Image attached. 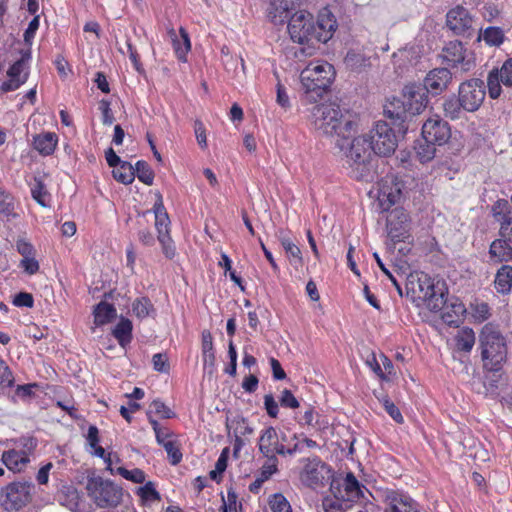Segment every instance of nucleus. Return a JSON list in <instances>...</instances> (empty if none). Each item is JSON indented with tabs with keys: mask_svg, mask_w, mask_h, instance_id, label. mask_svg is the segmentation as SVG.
Returning <instances> with one entry per match:
<instances>
[{
	"mask_svg": "<svg viewBox=\"0 0 512 512\" xmlns=\"http://www.w3.org/2000/svg\"><path fill=\"white\" fill-rule=\"evenodd\" d=\"M132 323L129 319L121 318L113 330V335L124 346L131 339Z\"/></svg>",
	"mask_w": 512,
	"mask_h": 512,
	"instance_id": "43",
	"label": "nucleus"
},
{
	"mask_svg": "<svg viewBox=\"0 0 512 512\" xmlns=\"http://www.w3.org/2000/svg\"><path fill=\"white\" fill-rule=\"evenodd\" d=\"M163 448L165 449L172 465H177L182 460V453L175 439L169 443H165Z\"/></svg>",
	"mask_w": 512,
	"mask_h": 512,
	"instance_id": "53",
	"label": "nucleus"
},
{
	"mask_svg": "<svg viewBox=\"0 0 512 512\" xmlns=\"http://www.w3.org/2000/svg\"><path fill=\"white\" fill-rule=\"evenodd\" d=\"M113 177L123 184H131L135 179L134 167L128 162H122L114 168Z\"/></svg>",
	"mask_w": 512,
	"mask_h": 512,
	"instance_id": "40",
	"label": "nucleus"
},
{
	"mask_svg": "<svg viewBox=\"0 0 512 512\" xmlns=\"http://www.w3.org/2000/svg\"><path fill=\"white\" fill-rule=\"evenodd\" d=\"M153 309V305L147 298L136 299L132 304V311L138 318L147 317Z\"/></svg>",
	"mask_w": 512,
	"mask_h": 512,
	"instance_id": "49",
	"label": "nucleus"
},
{
	"mask_svg": "<svg viewBox=\"0 0 512 512\" xmlns=\"http://www.w3.org/2000/svg\"><path fill=\"white\" fill-rule=\"evenodd\" d=\"M135 174L138 179L146 185H152L154 180V173L145 161H138L135 164Z\"/></svg>",
	"mask_w": 512,
	"mask_h": 512,
	"instance_id": "47",
	"label": "nucleus"
},
{
	"mask_svg": "<svg viewBox=\"0 0 512 512\" xmlns=\"http://www.w3.org/2000/svg\"><path fill=\"white\" fill-rule=\"evenodd\" d=\"M451 137L449 124L439 116H433L427 119L422 125V138L435 145L442 146L448 142Z\"/></svg>",
	"mask_w": 512,
	"mask_h": 512,
	"instance_id": "15",
	"label": "nucleus"
},
{
	"mask_svg": "<svg viewBox=\"0 0 512 512\" xmlns=\"http://www.w3.org/2000/svg\"><path fill=\"white\" fill-rule=\"evenodd\" d=\"M403 183L395 175L389 174L378 182L377 200L383 211L389 210L402 197Z\"/></svg>",
	"mask_w": 512,
	"mask_h": 512,
	"instance_id": "12",
	"label": "nucleus"
},
{
	"mask_svg": "<svg viewBox=\"0 0 512 512\" xmlns=\"http://www.w3.org/2000/svg\"><path fill=\"white\" fill-rule=\"evenodd\" d=\"M344 136L335 140V145L345 157L350 174L357 180L373 179L374 167L369 142L365 136Z\"/></svg>",
	"mask_w": 512,
	"mask_h": 512,
	"instance_id": "1",
	"label": "nucleus"
},
{
	"mask_svg": "<svg viewBox=\"0 0 512 512\" xmlns=\"http://www.w3.org/2000/svg\"><path fill=\"white\" fill-rule=\"evenodd\" d=\"M344 488L348 499L353 500L362 496V486L352 473H348L344 480Z\"/></svg>",
	"mask_w": 512,
	"mask_h": 512,
	"instance_id": "46",
	"label": "nucleus"
},
{
	"mask_svg": "<svg viewBox=\"0 0 512 512\" xmlns=\"http://www.w3.org/2000/svg\"><path fill=\"white\" fill-rule=\"evenodd\" d=\"M336 29L337 21L334 15L328 9L321 10L315 23V41L326 43L332 38Z\"/></svg>",
	"mask_w": 512,
	"mask_h": 512,
	"instance_id": "21",
	"label": "nucleus"
},
{
	"mask_svg": "<svg viewBox=\"0 0 512 512\" xmlns=\"http://www.w3.org/2000/svg\"><path fill=\"white\" fill-rule=\"evenodd\" d=\"M266 462L262 465L260 471V478L262 480H268L278 470V459L277 457H266Z\"/></svg>",
	"mask_w": 512,
	"mask_h": 512,
	"instance_id": "54",
	"label": "nucleus"
},
{
	"mask_svg": "<svg viewBox=\"0 0 512 512\" xmlns=\"http://www.w3.org/2000/svg\"><path fill=\"white\" fill-rule=\"evenodd\" d=\"M288 33L290 38L299 44L307 43V47H301L295 54L297 57L312 56L315 54V47L309 42L315 40V22L311 13L301 10L293 14L288 22Z\"/></svg>",
	"mask_w": 512,
	"mask_h": 512,
	"instance_id": "6",
	"label": "nucleus"
},
{
	"mask_svg": "<svg viewBox=\"0 0 512 512\" xmlns=\"http://www.w3.org/2000/svg\"><path fill=\"white\" fill-rule=\"evenodd\" d=\"M147 414L148 415L155 414L158 417L163 418V419H168V418H171L173 416V412L171 411V409L169 407H167L160 400H154L150 404L149 411H148Z\"/></svg>",
	"mask_w": 512,
	"mask_h": 512,
	"instance_id": "51",
	"label": "nucleus"
},
{
	"mask_svg": "<svg viewBox=\"0 0 512 512\" xmlns=\"http://www.w3.org/2000/svg\"><path fill=\"white\" fill-rule=\"evenodd\" d=\"M86 490L90 499L99 508L117 507L122 502V489L101 476L89 477Z\"/></svg>",
	"mask_w": 512,
	"mask_h": 512,
	"instance_id": "7",
	"label": "nucleus"
},
{
	"mask_svg": "<svg viewBox=\"0 0 512 512\" xmlns=\"http://www.w3.org/2000/svg\"><path fill=\"white\" fill-rule=\"evenodd\" d=\"M12 209V197L0 188V214H9Z\"/></svg>",
	"mask_w": 512,
	"mask_h": 512,
	"instance_id": "63",
	"label": "nucleus"
},
{
	"mask_svg": "<svg viewBox=\"0 0 512 512\" xmlns=\"http://www.w3.org/2000/svg\"><path fill=\"white\" fill-rule=\"evenodd\" d=\"M31 195L33 199L42 207L49 205L50 195L39 177L34 178V183L31 187Z\"/></svg>",
	"mask_w": 512,
	"mask_h": 512,
	"instance_id": "39",
	"label": "nucleus"
},
{
	"mask_svg": "<svg viewBox=\"0 0 512 512\" xmlns=\"http://www.w3.org/2000/svg\"><path fill=\"white\" fill-rule=\"evenodd\" d=\"M300 464L299 479L305 486L316 489L330 479L331 470L319 457L302 458Z\"/></svg>",
	"mask_w": 512,
	"mask_h": 512,
	"instance_id": "8",
	"label": "nucleus"
},
{
	"mask_svg": "<svg viewBox=\"0 0 512 512\" xmlns=\"http://www.w3.org/2000/svg\"><path fill=\"white\" fill-rule=\"evenodd\" d=\"M406 290L407 294H411L413 299L425 302L432 311L442 309L445 303L444 292L440 283H435L427 273H410L407 277Z\"/></svg>",
	"mask_w": 512,
	"mask_h": 512,
	"instance_id": "5",
	"label": "nucleus"
},
{
	"mask_svg": "<svg viewBox=\"0 0 512 512\" xmlns=\"http://www.w3.org/2000/svg\"><path fill=\"white\" fill-rule=\"evenodd\" d=\"M384 113L391 119L401 121L413 116L410 115V110H407V104L404 102L402 97H393L389 99L384 106Z\"/></svg>",
	"mask_w": 512,
	"mask_h": 512,
	"instance_id": "28",
	"label": "nucleus"
},
{
	"mask_svg": "<svg viewBox=\"0 0 512 512\" xmlns=\"http://www.w3.org/2000/svg\"><path fill=\"white\" fill-rule=\"evenodd\" d=\"M490 258L494 262H507L512 260V244L501 237L494 240L489 249Z\"/></svg>",
	"mask_w": 512,
	"mask_h": 512,
	"instance_id": "29",
	"label": "nucleus"
},
{
	"mask_svg": "<svg viewBox=\"0 0 512 512\" xmlns=\"http://www.w3.org/2000/svg\"><path fill=\"white\" fill-rule=\"evenodd\" d=\"M115 317L116 309L107 302H100L94 309V322L96 325L107 324Z\"/></svg>",
	"mask_w": 512,
	"mask_h": 512,
	"instance_id": "36",
	"label": "nucleus"
},
{
	"mask_svg": "<svg viewBox=\"0 0 512 512\" xmlns=\"http://www.w3.org/2000/svg\"><path fill=\"white\" fill-rule=\"evenodd\" d=\"M153 367L156 371L167 373L169 371L168 357L166 354L157 353L152 358Z\"/></svg>",
	"mask_w": 512,
	"mask_h": 512,
	"instance_id": "58",
	"label": "nucleus"
},
{
	"mask_svg": "<svg viewBox=\"0 0 512 512\" xmlns=\"http://www.w3.org/2000/svg\"><path fill=\"white\" fill-rule=\"evenodd\" d=\"M20 267L29 275H33L39 270V263L33 256L25 257L20 262Z\"/></svg>",
	"mask_w": 512,
	"mask_h": 512,
	"instance_id": "59",
	"label": "nucleus"
},
{
	"mask_svg": "<svg viewBox=\"0 0 512 512\" xmlns=\"http://www.w3.org/2000/svg\"><path fill=\"white\" fill-rule=\"evenodd\" d=\"M278 239L286 252L289 262L294 267L303 265V257L300 248L283 232L280 231Z\"/></svg>",
	"mask_w": 512,
	"mask_h": 512,
	"instance_id": "31",
	"label": "nucleus"
},
{
	"mask_svg": "<svg viewBox=\"0 0 512 512\" xmlns=\"http://www.w3.org/2000/svg\"><path fill=\"white\" fill-rule=\"evenodd\" d=\"M479 346L483 367L489 371H499L507 360L508 348L505 337L493 324L482 327Z\"/></svg>",
	"mask_w": 512,
	"mask_h": 512,
	"instance_id": "3",
	"label": "nucleus"
},
{
	"mask_svg": "<svg viewBox=\"0 0 512 512\" xmlns=\"http://www.w3.org/2000/svg\"><path fill=\"white\" fill-rule=\"evenodd\" d=\"M58 137L54 132H45L33 137V147L41 155H51L57 146Z\"/></svg>",
	"mask_w": 512,
	"mask_h": 512,
	"instance_id": "27",
	"label": "nucleus"
},
{
	"mask_svg": "<svg viewBox=\"0 0 512 512\" xmlns=\"http://www.w3.org/2000/svg\"><path fill=\"white\" fill-rule=\"evenodd\" d=\"M344 63L348 69L355 72H361L371 65L370 58L362 51L357 50L348 51Z\"/></svg>",
	"mask_w": 512,
	"mask_h": 512,
	"instance_id": "32",
	"label": "nucleus"
},
{
	"mask_svg": "<svg viewBox=\"0 0 512 512\" xmlns=\"http://www.w3.org/2000/svg\"><path fill=\"white\" fill-rule=\"evenodd\" d=\"M501 85L512 87V57L507 59L500 69H492L487 76L489 97L498 99L502 94Z\"/></svg>",
	"mask_w": 512,
	"mask_h": 512,
	"instance_id": "13",
	"label": "nucleus"
},
{
	"mask_svg": "<svg viewBox=\"0 0 512 512\" xmlns=\"http://www.w3.org/2000/svg\"><path fill=\"white\" fill-rule=\"evenodd\" d=\"M367 139L370 149L379 156H390L398 146V139L394 130L383 121L374 125Z\"/></svg>",
	"mask_w": 512,
	"mask_h": 512,
	"instance_id": "9",
	"label": "nucleus"
},
{
	"mask_svg": "<svg viewBox=\"0 0 512 512\" xmlns=\"http://www.w3.org/2000/svg\"><path fill=\"white\" fill-rule=\"evenodd\" d=\"M476 337L472 328L463 327L455 335V345L459 351L469 353L475 345Z\"/></svg>",
	"mask_w": 512,
	"mask_h": 512,
	"instance_id": "34",
	"label": "nucleus"
},
{
	"mask_svg": "<svg viewBox=\"0 0 512 512\" xmlns=\"http://www.w3.org/2000/svg\"><path fill=\"white\" fill-rule=\"evenodd\" d=\"M2 463L13 472H20L29 462V457L24 451H5L1 457Z\"/></svg>",
	"mask_w": 512,
	"mask_h": 512,
	"instance_id": "30",
	"label": "nucleus"
},
{
	"mask_svg": "<svg viewBox=\"0 0 512 512\" xmlns=\"http://www.w3.org/2000/svg\"><path fill=\"white\" fill-rule=\"evenodd\" d=\"M279 402L281 406L296 409L299 407V401L296 399V397L293 395V393L288 390L284 389L281 391V394L279 396Z\"/></svg>",
	"mask_w": 512,
	"mask_h": 512,
	"instance_id": "56",
	"label": "nucleus"
},
{
	"mask_svg": "<svg viewBox=\"0 0 512 512\" xmlns=\"http://www.w3.org/2000/svg\"><path fill=\"white\" fill-rule=\"evenodd\" d=\"M443 58L453 67L469 71L474 67V57L459 41H450L443 49Z\"/></svg>",
	"mask_w": 512,
	"mask_h": 512,
	"instance_id": "16",
	"label": "nucleus"
},
{
	"mask_svg": "<svg viewBox=\"0 0 512 512\" xmlns=\"http://www.w3.org/2000/svg\"><path fill=\"white\" fill-rule=\"evenodd\" d=\"M385 512H418L413 500L402 493L391 491L386 495Z\"/></svg>",
	"mask_w": 512,
	"mask_h": 512,
	"instance_id": "26",
	"label": "nucleus"
},
{
	"mask_svg": "<svg viewBox=\"0 0 512 512\" xmlns=\"http://www.w3.org/2000/svg\"><path fill=\"white\" fill-rule=\"evenodd\" d=\"M314 126L322 133L336 139L352 136L357 132V122L349 112H343L335 103L315 106L312 111Z\"/></svg>",
	"mask_w": 512,
	"mask_h": 512,
	"instance_id": "2",
	"label": "nucleus"
},
{
	"mask_svg": "<svg viewBox=\"0 0 512 512\" xmlns=\"http://www.w3.org/2000/svg\"><path fill=\"white\" fill-rule=\"evenodd\" d=\"M335 77L334 67L323 60L310 62L300 74L301 84L309 102H316L330 87Z\"/></svg>",
	"mask_w": 512,
	"mask_h": 512,
	"instance_id": "4",
	"label": "nucleus"
},
{
	"mask_svg": "<svg viewBox=\"0 0 512 512\" xmlns=\"http://www.w3.org/2000/svg\"><path fill=\"white\" fill-rule=\"evenodd\" d=\"M451 309L453 310V313L455 314L457 319H452L449 312H445L443 314V319L445 322L452 324L458 322L465 314L466 308L463 303L461 302H455L451 304Z\"/></svg>",
	"mask_w": 512,
	"mask_h": 512,
	"instance_id": "55",
	"label": "nucleus"
},
{
	"mask_svg": "<svg viewBox=\"0 0 512 512\" xmlns=\"http://www.w3.org/2000/svg\"><path fill=\"white\" fill-rule=\"evenodd\" d=\"M181 39H173L175 53L179 60L186 61V55L191 48L188 33L184 28H180Z\"/></svg>",
	"mask_w": 512,
	"mask_h": 512,
	"instance_id": "41",
	"label": "nucleus"
},
{
	"mask_svg": "<svg viewBox=\"0 0 512 512\" xmlns=\"http://www.w3.org/2000/svg\"><path fill=\"white\" fill-rule=\"evenodd\" d=\"M117 473L123 478L132 481L133 483H143L145 481V473L138 468L128 470L124 467L117 468Z\"/></svg>",
	"mask_w": 512,
	"mask_h": 512,
	"instance_id": "52",
	"label": "nucleus"
},
{
	"mask_svg": "<svg viewBox=\"0 0 512 512\" xmlns=\"http://www.w3.org/2000/svg\"><path fill=\"white\" fill-rule=\"evenodd\" d=\"M137 494L144 502H154L160 500V494L157 492L152 482H147L144 486L139 487Z\"/></svg>",
	"mask_w": 512,
	"mask_h": 512,
	"instance_id": "50",
	"label": "nucleus"
},
{
	"mask_svg": "<svg viewBox=\"0 0 512 512\" xmlns=\"http://www.w3.org/2000/svg\"><path fill=\"white\" fill-rule=\"evenodd\" d=\"M470 314L474 322L482 323L490 317V307L483 301L475 300L470 304Z\"/></svg>",
	"mask_w": 512,
	"mask_h": 512,
	"instance_id": "42",
	"label": "nucleus"
},
{
	"mask_svg": "<svg viewBox=\"0 0 512 512\" xmlns=\"http://www.w3.org/2000/svg\"><path fill=\"white\" fill-rule=\"evenodd\" d=\"M382 404L386 412L391 416L393 420H395L397 423L403 422L404 419L400 410L392 401H390L388 398H383Z\"/></svg>",
	"mask_w": 512,
	"mask_h": 512,
	"instance_id": "57",
	"label": "nucleus"
},
{
	"mask_svg": "<svg viewBox=\"0 0 512 512\" xmlns=\"http://www.w3.org/2000/svg\"><path fill=\"white\" fill-rule=\"evenodd\" d=\"M458 96L462 102L463 110L467 112L477 111L484 102L486 90L481 79L473 78L460 84Z\"/></svg>",
	"mask_w": 512,
	"mask_h": 512,
	"instance_id": "11",
	"label": "nucleus"
},
{
	"mask_svg": "<svg viewBox=\"0 0 512 512\" xmlns=\"http://www.w3.org/2000/svg\"><path fill=\"white\" fill-rule=\"evenodd\" d=\"M264 406H265L267 414L270 417L276 418L278 416L279 407H278V403L275 401L273 395L267 394L264 396Z\"/></svg>",
	"mask_w": 512,
	"mask_h": 512,
	"instance_id": "62",
	"label": "nucleus"
},
{
	"mask_svg": "<svg viewBox=\"0 0 512 512\" xmlns=\"http://www.w3.org/2000/svg\"><path fill=\"white\" fill-rule=\"evenodd\" d=\"M495 289L497 292L505 294L508 293L512 287V267L504 265L502 266L495 277L494 281Z\"/></svg>",
	"mask_w": 512,
	"mask_h": 512,
	"instance_id": "35",
	"label": "nucleus"
},
{
	"mask_svg": "<svg viewBox=\"0 0 512 512\" xmlns=\"http://www.w3.org/2000/svg\"><path fill=\"white\" fill-rule=\"evenodd\" d=\"M446 24L456 34H462L472 27L473 18L466 8L456 6L447 13Z\"/></svg>",
	"mask_w": 512,
	"mask_h": 512,
	"instance_id": "22",
	"label": "nucleus"
},
{
	"mask_svg": "<svg viewBox=\"0 0 512 512\" xmlns=\"http://www.w3.org/2000/svg\"><path fill=\"white\" fill-rule=\"evenodd\" d=\"M402 98L407 104V110H410V115L413 116L420 114L427 104V96L424 92V88L416 83H410L404 86Z\"/></svg>",
	"mask_w": 512,
	"mask_h": 512,
	"instance_id": "20",
	"label": "nucleus"
},
{
	"mask_svg": "<svg viewBox=\"0 0 512 512\" xmlns=\"http://www.w3.org/2000/svg\"><path fill=\"white\" fill-rule=\"evenodd\" d=\"M202 355L204 369H209V373H213L216 357L213 348L212 335L209 331H204L202 333Z\"/></svg>",
	"mask_w": 512,
	"mask_h": 512,
	"instance_id": "33",
	"label": "nucleus"
},
{
	"mask_svg": "<svg viewBox=\"0 0 512 512\" xmlns=\"http://www.w3.org/2000/svg\"><path fill=\"white\" fill-rule=\"evenodd\" d=\"M226 427L228 435L234 438L233 454L238 457L246 441L254 433V428L246 418L239 415L227 418Z\"/></svg>",
	"mask_w": 512,
	"mask_h": 512,
	"instance_id": "14",
	"label": "nucleus"
},
{
	"mask_svg": "<svg viewBox=\"0 0 512 512\" xmlns=\"http://www.w3.org/2000/svg\"><path fill=\"white\" fill-rule=\"evenodd\" d=\"M13 304L17 307L31 308L34 304L33 296L30 293L20 292L14 297Z\"/></svg>",
	"mask_w": 512,
	"mask_h": 512,
	"instance_id": "61",
	"label": "nucleus"
},
{
	"mask_svg": "<svg viewBox=\"0 0 512 512\" xmlns=\"http://www.w3.org/2000/svg\"><path fill=\"white\" fill-rule=\"evenodd\" d=\"M482 40L489 46H500L504 41V33L499 27H487L479 31L477 41Z\"/></svg>",
	"mask_w": 512,
	"mask_h": 512,
	"instance_id": "37",
	"label": "nucleus"
},
{
	"mask_svg": "<svg viewBox=\"0 0 512 512\" xmlns=\"http://www.w3.org/2000/svg\"><path fill=\"white\" fill-rule=\"evenodd\" d=\"M228 451L229 449L228 448H224L221 455L219 456L217 462H216V467H215V470H212L210 472V477L212 479H216L217 477V473H222L225 471L226 467H227V455H228Z\"/></svg>",
	"mask_w": 512,
	"mask_h": 512,
	"instance_id": "60",
	"label": "nucleus"
},
{
	"mask_svg": "<svg viewBox=\"0 0 512 512\" xmlns=\"http://www.w3.org/2000/svg\"><path fill=\"white\" fill-rule=\"evenodd\" d=\"M305 0H270L268 18L275 25L284 24L291 10L301 5Z\"/></svg>",
	"mask_w": 512,
	"mask_h": 512,
	"instance_id": "23",
	"label": "nucleus"
},
{
	"mask_svg": "<svg viewBox=\"0 0 512 512\" xmlns=\"http://www.w3.org/2000/svg\"><path fill=\"white\" fill-rule=\"evenodd\" d=\"M443 110L445 115L452 120L460 118L463 110L460 97L458 96V99L454 96L447 98L443 103Z\"/></svg>",
	"mask_w": 512,
	"mask_h": 512,
	"instance_id": "45",
	"label": "nucleus"
},
{
	"mask_svg": "<svg viewBox=\"0 0 512 512\" xmlns=\"http://www.w3.org/2000/svg\"><path fill=\"white\" fill-rule=\"evenodd\" d=\"M268 504L272 512H292L290 502L281 493L270 495L268 498Z\"/></svg>",
	"mask_w": 512,
	"mask_h": 512,
	"instance_id": "44",
	"label": "nucleus"
},
{
	"mask_svg": "<svg viewBox=\"0 0 512 512\" xmlns=\"http://www.w3.org/2000/svg\"><path fill=\"white\" fill-rule=\"evenodd\" d=\"M494 216L500 222V236L512 244V217L501 213H495Z\"/></svg>",
	"mask_w": 512,
	"mask_h": 512,
	"instance_id": "48",
	"label": "nucleus"
},
{
	"mask_svg": "<svg viewBox=\"0 0 512 512\" xmlns=\"http://www.w3.org/2000/svg\"><path fill=\"white\" fill-rule=\"evenodd\" d=\"M258 448L264 457H276V455L283 454L284 445L274 427L269 426L261 431Z\"/></svg>",
	"mask_w": 512,
	"mask_h": 512,
	"instance_id": "19",
	"label": "nucleus"
},
{
	"mask_svg": "<svg viewBox=\"0 0 512 512\" xmlns=\"http://www.w3.org/2000/svg\"><path fill=\"white\" fill-rule=\"evenodd\" d=\"M409 215L402 208L393 209L387 217V233L393 241H402L409 235Z\"/></svg>",
	"mask_w": 512,
	"mask_h": 512,
	"instance_id": "18",
	"label": "nucleus"
},
{
	"mask_svg": "<svg viewBox=\"0 0 512 512\" xmlns=\"http://www.w3.org/2000/svg\"><path fill=\"white\" fill-rule=\"evenodd\" d=\"M99 109L102 113V122L104 125H111L114 121V117L110 108V103L106 100H102L99 104Z\"/></svg>",
	"mask_w": 512,
	"mask_h": 512,
	"instance_id": "64",
	"label": "nucleus"
},
{
	"mask_svg": "<svg viewBox=\"0 0 512 512\" xmlns=\"http://www.w3.org/2000/svg\"><path fill=\"white\" fill-rule=\"evenodd\" d=\"M169 223V217L163 210L162 204L155 206V227L158 233V241L165 256L172 259L175 256V246L170 237Z\"/></svg>",
	"mask_w": 512,
	"mask_h": 512,
	"instance_id": "17",
	"label": "nucleus"
},
{
	"mask_svg": "<svg viewBox=\"0 0 512 512\" xmlns=\"http://www.w3.org/2000/svg\"><path fill=\"white\" fill-rule=\"evenodd\" d=\"M415 153H416L417 159L421 163L430 162L432 159H434L435 154H436L435 144L422 139V141H419L416 144Z\"/></svg>",
	"mask_w": 512,
	"mask_h": 512,
	"instance_id": "38",
	"label": "nucleus"
},
{
	"mask_svg": "<svg viewBox=\"0 0 512 512\" xmlns=\"http://www.w3.org/2000/svg\"><path fill=\"white\" fill-rule=\"evenodd\" d=\"M23 59L16 61L8 70L9 79L0 83V95L18 89L27 80Z\"/></svg>",
	"mask_w": 512,
	"mask_h": 512,
	"instance_id": "25",
	"label": "nucleus"
},
{
	"mask_svg": "<svg viewBox=\"0 0 512 512\" xmlns=\"http://www.w3.org/2000/svg\"><path fill=\"white\" fill-rule=\"evenodd\" d=\"M452 80L451 72L446 68L431 70L424 79V88L432 94H440L447 89Z\"/></svg>",
	"mask_w": 512,
	"mask_h": 512,
	"instance_id": "24",
	"label": "nucleus"
},
{
	"mask_svg": "<svg viewBox=\"0 0 512 512\" xmlns=\"http://www.w3.org/2000/svg\"><path fill=\"white\" fill-rule=\"evenodd\" d=\"M33 489L31 483H11L1 491L0 503L7 511H17L30 502Z\"/></svg>",
	"mask_w": 512,
	"mask_h": 512,
	"instance_id": "10",
	"label": "nucleus"
}]
</instances>
